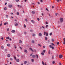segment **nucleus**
<instances>
[{
    "label": "nucleus",
    "mask_w": 65,
    "mask_h": 65,
    "mask_svg": "<svg viewBox=\"0 0 65 65\" xmlns=\"http://www.w3.org/2000/svg\"><path fill=\"white\" fill-rule=\"evenodd\" d=\"M51 40L52 41H54V39H51Z\"/></svg>",
    "instance_id": "nucleus-44"
},
{
    "label": "nucleus",
    "mask_w": 65,
    "mask_h": 65,
    "mask_svg": "<svg viewBox=\"0 0 65 65\" xmlns=\"http://www.w3.org/2000/svg\"><path fill=\"white\" fill-rule=\"evenodd\" d=\"M31 21L32 22V23L33 24H35V21L33 20H31Z\"/></svg>",
    "instance_id": "nucleus-8"
},
{
    "label": "nucleus",
    "mask_w": 65,
    "mask_h": 65,
    "mask_svg": "<svg viewBox=\"0 0 65 65\" xmlns=\"http://www.w3.org/2000/svg\"><path fill=\"white\" fill-rule=\"evenodd\" d=\"M55 15H56V16H57V15H58V13H56Z\"/></svg>",
    "instance_id": "nucleus-47"
},
{
    "label": "nucleus",
    "mask_w": 65,
    "mask_h": 65,
    "mask_svg": "<svg viewBox=\"0 0 65 65\" xmlns=\"http://www.w3.org/2000/svg\"><path fill=\"white\" fill-rule=\"evenodd\" d=\"M16 60V61L17 62H20V60L18 59H17Z\"/></svg>",
    "instance_id": "nucleus-6"
},
{
    "label": "nucleus",
    "mask_w": 65,
    "mask_h": 65,
    "mask_svg": "<svg viewBox=\"0 0 65 65\" xmlns=\"http://www.w3.org/2000/svg\"><path fill=\"white\" fill-rule=\"evenodd\" d=\"M20 48V49L22 50V49H23V48H22L21 47V46H20L19 47Z\"/></svg>",
    "instance_id": "nucleus-34"
},
{
    "label": "nucleus",
    "mask_w": 65,
    "mask_h": 65,
    "mask_svg": "<svg viewBox=\"0 0 65 65\" xmlns=\"http://www.w3.org/2000/svg\"><path fill=\"white\" fill-rule=\"evenodd\" d=\"M19 43H22V41L21 40H20L19 41Z\"/></svg>",
    "instance_id": "nucleus-19"
},
{
    "label": "nucleus",
    "mask_w": 65,
    "mask_h": 65,
    "mask_svg": "<svg viewBox=\"0 0 65 65\" xmlns=\"http://www.w3.org/2000/svg\"><path fill=\"white\" fill-rule=\"evenodd\" d=\"M8 57H10V54H8Z\"/></svg>",
    "instance_id": "nucleus-23"
},
{
    "label": "nucleus",
    "mask_w": 65,
    "mask_h": 65,
    "mask_svg": "<svg viewBox=\"0 0 65 65\" xmlns=\"http://www.w3.org/2000/svg\"><path fill=\"white\" fill-rule=\"evenodd\" d=\"M7 46H10V44H7Z\"/></svg>",
    "instance_id": "nucleus-20"
},
{
    "label": "nucleus",
    "mask_w": 65,
    "mask_h": 65,
    "mask_svg": "<svg viewBox=\"0 0 65 65\" xmlns=\"http://www.w3.org/2000/svg\"><path fill=\"white\" fill-rule=\"evenodd\" d=\"M32 43H35V41H34V40H32Z\"/></svg>",
    "instance_id": "nucleus-16"
},
{
    "label": "nucleus",
    "mask_w": 65,
    "mask_h": 65,
    "mask_svg": "<svg viewBox=\"0 0 65 65\" xmlns=\"http://www.w3.org/2000/svg\"><path fill=\"white\" fill-rule=\"evenodd\" d=\"M10 61H12L13 60V58H10Z\"/></svg>",
    "instance_id": "nucleus-17"
},
{
    "label": "nucleus",
    "mask_w": 65,
    "mask_h": 65,
    "mask_svg": "<svg viewBox=\"0 0 65 65\" xmlns=\"http://www.w3.org/2000/svg\"><path fill=\"white\" fill-rule=\"evenodd\" d=\"M17 14L18 15H19V14H20L19 13V12H17Z\"/></svg>",
    "instance_id": "nucleus-36"
},
{
    "label": "nucleus",
    "mask_w": 65,
    "mask_h": 65,
    "mask_svg": "<svg viewBox=\"0 0 65 65\" xmlns=\"http://www.w3.org/2000/svg\"><path fill=\"white\" fill-rule=\"evenodd\" d=\"M52 59H54V56H52Z\"/></svg>",
    "instance_id": "nucleus-60"
},
{
    "label": "nucleus",
    "mask_w": 65,
    "mask_h": 65,
    "mask_svg": "<svg viewBox=\"0 0 65 65\" xmlns=\"http://www.w3.org/2000/svg\"><path fill=\"white\" fill-rule=\"evenodd\" d=\"M31 13H32V14H35V11H33Z\"/></svg>",
    "instance_id": "nucleus-13"
},
{
    "label": "nucleus",
    "mask_w": 65,
    "mask_h": 65,
    "mask_svg": "<svg viewBox=\"0 0 65 65\" xmlns=\"http://www.w3.org/2000/svg\"><path fill=\"white\" fill-rule=\"evenodd\" d=\"M42 27L44 29V26H42Z\"/></svg>",
    "instance_id": "nucleus-62"
},
{
    "label": "nucleus",
    "mask_w": 65,
    "mask_h": 65,
    "mask_svg": "<svg viewBox=\"0 0 65 65\" xmlns=\"http://www.w3.org/2000/svg\"><path fill=\"white\" fill-rule=\"evenodd\" d=\"M1 39H2V40H3V39H4L2 37L1 38Z\"/></svg>",
    "instance_id": "nucleus-61"
},
{
    "label": "nucleus",
    "mask_w": 65,
    "mask_h": 65,
    "mask_svg": "<svg viewBox=\"0 0 65 65\" xmlns=\"http://www.w3.org/2000/svg\"><path fill=\"white\" fill-rule=\"evenodd\" d=\"M57 45H58V44H59V42H57Z\"/></svg>",
    "instance_id": "nucleus-48"
},
{
    "label": "nucleus",
    "mask_w": 65,
    "mask_h": 65,
    "mask_svg": "<svg viewBox=\"0 0 65 65\" xmlns=\"http://www.w3.org/2000/svg\"><path fill=\"white\" fill-rule=\"evenodd\" d=\"M19 0H16V2H18V1H19Z\"/></svg>",
    "instance_id": "nucleus-55"
},
{
    "label": "nucleus",
    "mask_w": 65,
    "mask_h": 65,
    "mask_svg": "<svg viewBox=\"0 0 65 65\" xmlns=\"http://www.w3.org/2000/svg\"><path fill=\"white\" fill-rule=\"evenodd\" d=\"M38 45H39V46H40V47L41 46V45L40 44H39Z\"/></svg>",
    "instance_id": "nucleus-35"
},
{
    "label": "nucleus",
    "mask_w": 65,
    "mask_h": 65,
    "mask_svg": "<svg viewBox=\"0 0 65 65\" xmlns=\"http://www.w3.org/2000/svg\"><path fill=\"white\" fill-rule=\"evenodd\" d=\"M45 40H47V37H45Z\"/></svg>",
    "instance_id": "nucleus-26"
},
{
    "label": "nucleus",
    "mask_w": 65,
    "mask_h": 65,
    "mask_svg": "<svg viewBox=\"0 0 65 65\" xmlns=\"http://www.w3.org/2000/svg\"><path fill=\"white\" fill-rule=\"evenodd\" d=\"M46 24H48V23H47V22H46Z\"/></svg>",
    "instance_id": "nucleus-58"
},
{
    "label": "nucleus",
    "mask_w": 65,
    "mask_h": 65,
    "mask_svg": "<svg viewBox=\"0 0 65 65\" xmlns=\"http://www.w3.org/2000/svg\"><path fill=\"white\" fill-rule=\"evenodd\" d=\"M1 48L2 49H3L4 48V46H1Z\"/></svg>",
    "instance_id": "nucleus-22"
},
{
    "label": "nucleus",
    "mask_w": 65,
    "mask_h": 65,
    "mask_svg": "<svg viewBox=\"0 0 65 65\" xmlns=\"http://www.w3.org/2000/svg\"><path fill=\"white\" fill-rule=\"evenodd\" d=\"M35 57H36V56L34 55H33L32 56V58H35Z\"/></svg>",
    "instance_id": "nucleus-12"
},
{
    "label": "nucleus",
    "mask_w": 65,
    "mask_h": 65,
    "mask_svg": "<svg viewBox=\"0 0 65 65\" xmlns=\"http://www.w3.org/2000/svg\"><path fill=\"white\" fill-rule=\"evenodd\" d=\"M45 65H47L46 63V62L45 63Z\"/></svg>",
    "instance_id": "nucleus-63"
},
{
    "label": "nucleus",
    "mask_w": 65,
    "mask_h": 65,
    "mask_svg": "<svg viewBox=\"0 0 65 65\" xmlns=\"http://www.w3.org/2000/svg\"><path fill=\"white\" fill-rule=\"evenodd\" d=\"M25 20L26 22H27V21H28V20H27V19H25Z\"/></svg>",
    "instance_id": "nucleus-50"
},
{
    "label": "nucleus",
    "mask_w": 65,
    "mask_h": 65,
    "mask_svg": "<svg viewBox=\"0 0 65 65\" xmlns=\"http://www.w3.org/2000/svg\"><path fill=\"white\" fill-rule=\"evenodd\" d=\"M41 55H44V53H43V52H42L41 53Z\"/></svg>",
    "instance_id": "nucleus-30"
},
{
    "label": "nucleus",
    "mask_w": 65,
    "mask_h": 65,
    "mask_svg": "<svg viewBox=\"0 0 65 65\" xmlns=\"http://www.w3.org/2000/svg\"><path fill=\"white\" fill-rule=\"evenodd\" d=\"M55 62L54 61H53L52 62V63L53 64H55Z\"/></svg>",
    "instance_id": "nucleus-42"
},
{
    "label": "nucleus",
    "mask_w": 65,
    "mask_h": 65,
    "mask_svg": "<svg viewBox=\"0 0 65 65\" xmlns=\"http://www.w3.org/2000/svg\"><path fill=\"white\" fill-rule=\"evenodd\" d=\"M26 25H25V24H24V28H26Z\"/></svg>",
    "instance_id": "nucleus-51"
},
{
    "label": "nucleus",
    "mask_w": 65,
    "mask_h": 65,
    "mask_svg": "<svg viewBox=\"0 0 65 65\" xmlns=\"http://www.w3.org/2000/svg\"><path fill=\"white\" fill-rule=\"evenodd\" d=\"M7 63H8V62H9V60H7Z\"/></svg>",
    "instance_id": "nucleus-56"
},
{
    "label": "nucleus",
    "mask_w": 65,
    "mask_h": 65,
    "mask_svg": "<svg viewBox=\"0 0 65 65\" xmlns=\"http://www.w3.org/2000/svg\"><path fill=\"white\" fill-rule=\"evenodd\" d=\"M40 2H43L42 0H40Z\"/></svg>",
    "instance_id": "nucleus-52"
},
{
    "label": "nucleus",
    "mask_w": 65,
    "mask_h": 65,
    "mask_svg": "<svg viewBox=\"0 0 65 65\" xmlns=\"http://www.w3.org/2000/svg\"><path fill=\"white\" fill-rule=\"evenodd\" d=\"M51 52V51L50 50H49L48 51V55H50V53Z\"/></svg>",
    "instance_id": "nucleus-28"
},
{
    "label": "nucleus",
    "mask_w": 65,
    "mask_h": 65,
    "mask_svg": "<svg viewBox=\"0 0 65 65\" xmlns=\"http://www.w3.org/2000/svg\"><path fill=\"white\" fill-rule=\"evenodd\" d=\"M46 10H47V11H48V9L47 8L46 9Z\"/></svg>",
    "instance_id": "nucleus-53"
},
{
    "label": "nucleus",
    "mask_w": 65,
    "mask_h": 65,
    "mask_svg": "<svg viewBox=\"0 0 65 65\" xmlns=\"http://www.w3.org/2000/svg\"><path fill=\"white\" fill-rule=\"evenodd\" d=\"M46 32H45V31H44V35H45V34H46Z\"/></svg>",
    "instance_id": "nucleus-32"
},
{
    "label": "nucleus",
    "mask_w": 65,
    "mask_h": 65,
    "mask_svg": "<svg viewBox=\"0 0 65 65\" xmlns=\"http://www.w3.org/2000/svg\"><path fill=\"white\" fill-rule=\"evenodd\" d=\"M15 26H18V24L17 23V22H15Z\"/></svg>",
    "instance_id": "nucleus-4"
},
{
    "label": "nucleus",
    "mask_w": 65,
    "mask_h": 65,
    "mask_svg": "<svg viewBox=\"0 0 65 65\" xmlns=\"http://www.w3.org/2000/svg\"><path fill=\"white\" fill-rule=\"evenodd\" d=\"M43 53H45V50H43Z\"/></svg>",
    "instance_id": "nucleus-33"
},
{
    "label": "nucleus",
    "mask_w": 65,
    "mask_h": 65,
    "mask_svg": "<svg viewBox=\"0 0 65 65\" xmlns=\"http://www.w3.org/2000/svg\"><path fill=\"white\" fill-rule=\"evenodd\" d=\"M24 52L25 53H28V52L26 50H24Z\"/></svg>",
    "instance_id": "nucleus-15"
},
{
    "label": "nucleus",
    "mask_w": 65,
    "mask_h": 65,
    "mask_svg": "<svg viewBox=\"0 0 65 65\" xmlns=\"http://www.w3.org/2000/svg\"><path fill=\"white\" fill-rule=\"evenodd\" d=\"M59 65H61V63H59Z\"/></svg>",
    "instance_id": "nucleus-64"
},
{
    "label": "nucleus",
    "mask_w": 65,
    "mask_h": 65,
    "mask_svg": "<svg viewBox=\"0 0 65 65\" xmlns=\"http://www.w3.org/2000/svg\"><path fill=\"white\" fill-rule=\"evenodd\" d=\"M50 36H51V35H52V32L50 33Z\"/></svg>",
    "instance_id": "nucleus-45"
},
{
    "label": "nucleus",
    "mask_w": 65,
    "mask_h": 65,
    "mask_svg": "<svg viewBox=\"0 0 65 65\" xmlns=\"http://www.w3.org/2000/svg\"><path fill=\"white\" fill-rule=\"evenodd\" d=\"M63 44H65V41L63 42Z\"/></svg>",
    "instance_id": "nucleus-57"
},
{
    "label": "nucleus",
    "mask_w": 65,
    "mask_h": 65,
    "mask_svg": "<svg viewBox=\"0 0 65 65\" xmlns=\"http://www.w3.org/2000/svg\"><path fill=\"white\" fill-rule=\"evenodd\" d=\"M37 20H38L39 21L40 19H39V18H37Z\"/></svg>",
    "instance_id": "nucleus-40"
},
{
    "label": "nucleus",
    "mask_w": 65,
    "mask_h": 65,
    "mask_svg": "<svg viewBox=\"0 0 65 65\" xmlns=\"http://www.w3.org/2000/svg\"><path fill=\"white\" fill-rule=\"evenodd\" d=\"M13 57H14V60H16L17 59V57H15L14 56H13Z\"/></svg>",
    "instance_id": "nucleus-14"
},
{
    "label": "nucleus",
    "mask_w": 65,
    "mask_h": 65,
    "mask_svg": "<svg viewBox=\"0 0 65 65\" xmlns=\"http://www.w3.org/2000/svg\"><path fill=\"white\" fill-rule=\"evenodd\" d=\"M49 47H50V48H52V49H54V47L53 46H52V45H49Z\"/></svg>",
    "instance_id": "nucleus-2"
},
{
    "label": "nucleus",
    "mask_w": 65,
    "mask_h": 65,
    "mask_svg": "<svg viewBox=\"0 0 65 65\" xmlns=\"http://www.w3.org/2000/svg\"><path fill=\"white\" fill-rule=\"evenodd\" d=\"M27 63V62L26 61H24V63L25 64H26Z\"/></svg>",
    "instance_id": "nucleus-21"
},
{
    "label": "nucleus",
    "mask_w": 65,
    "mask_h": 65,
    "mask_svg": "<svg viewBox=\"0 0 65 65\" xmlns=\"http://www.w3.org/2000/svg\"><path fill=\"white\" fill-rule=\"evenodd\" d=\"M36 56L37 59H38V55H36Z\"/></svg>",
    "instance_id": "nucleus-38"
},
{
    "label": "nucleus",
    "mask_w": 65,
    "mask_h": 65,
    "mask_svg": "<svg viewBox=\"0 0 65 65\" xmlns=\"http://www.w3.org/2000/svg\"><path fill=\"white\" fill-rule=\"evenodd\" d=\"M60 20L61 22H62L63 21V18H60Z\"/></svg>",
    "instance_id": "nucleus-3"
},
{
    "label": "nucleus",
    "mask_w": 65,
    "mask_h": 65,
    "mask_svg": "<svg viewBox=\"0 0 65 65\" xmlns=\"http://www.w3.org/2000/svg\"><path fill=\"white\" fill-rule=\"evenodd\" d=\"M12 5H10L8 6V7H9V8L12 7Z\"/></svg>",
    "instance_id": "nucleus-5"
},
{
    "label": "nucleus",
    "mask_w": 65,
    "mask_h": 65,
    "mask_svg": "<svg viewBox=\"0 0 65 65\" xmlns=\"http://www.w3.org/2000/svg\"><path fill=\"white\" fill-rule=\"evenodd\" d=\"M6 17L7 18H8V15H7L6 16Z\"/></svg>",
    "instance_id": "nucleus-41"
},
{
    "label": "nucleus",
    "mask_w": 65,
    "mask_h": 65,
    "mask_svg": "<svg viewBox=\"0 0 65 65\" xmlns=\"http://www.w3.org/2000/svg\"><path fill=\"white\" fill-rule=\"evenodd\" d=\"M31 61L32 62H34V59H32L31 60Z\"/></svg>",
    "instance_id": "nucleus-39"
},
{
    "label": "nucleus",
    "mask_w": 65,
    "mask_h": 65,
    "mask_svg": "<svg viewBox=\"0 0 65 65\" xmlns=\"http://www.w3.org/2000/svg\"><path fill=\"white\" fill-rule=\"evenodd\" d=\"M63 40H64V41H65V38H63Z\"/></svg>",
    "instance_id": "nucleus-59"
},
{
    "label": "nucleus",
    "mask_w": 65,
    "mask_h": 65,
    "mask_svg": "<svg viewBox=\"0 0 65 65\" xmlns=\"http://www.w3.org/2000/svg\"><path fill=\"white\" fill-rule=\"evenodd\" d=\"M59 58H63V55H62L60 54L59 55Z\"/></svg>",
    "instance_id": "nucleus-1"
},
{
    "label": "nucleus",
    "mask_w": 65,
    "mask_h": 65,
    "mask_svg": "<svg viewBox=\"0 0 65 65\" xmlns=\"http://www.w3.org/2000/svg\"><path fill=\"white\" fill-rule=\"evenodd\" d=\"M51 44L52 45H54V43H51Z\"/></svg>",
    "instance_id": "nucleus-49"
},
{
    "label": "nucleus",
    "mask_w": 65,
    "mask_h": 65,
    "mask_svg": "<svg viewBox=\"0 0 65 65\" xmlns=\"http://www.w3.org/2000/svg\"><path fill=\"white\" fill-rule=\"evenodd\" d=\"M17 56H18V57H20V55L18 54L17 55Z\"/></svg>",
    "instance_id": "nucleus-54"
},
{
    "label": "nucleus",
    "mask_w": 65,
    "mask_h": 65,
    "mask_svg": "<svg viewBox=\"0 0 65 65\" xmlns=\"http://www.w3.org/2000/svg\"><path fill=\"white\" fill-rule=\"evenodd\" d=\"M4 9V10H7V8L6 7H5Z\"/></svg>",
    "instance_id": "nucleus-24"
},
{
    "label": "nucleus",
    "mask_w": 65,
    "mask_h": 65,
    "mask_svg": "<svg viewBox=\"0 0 65 65\" xmlns=\"http://www.w3.org/2000/svg\"><path fill=\"white\" fill-rule=\"evenodd\" d=\"M29 49L30 51H31L32 52H34V51L32 49V48H29Z\"/></svg>",
    "instance_id": "nucleus-9"
},
{
    "label": "nucleus",
    "mask_w": 65,
    "mask_h": 65,
    "mask_svg": "<svg viewBox=\"0 0 65 65\" xmlns=\"http://www.w3.org/2000/svg\"><path fill=\"white\" fill-rule=\"evenodd\" d=\"M6 39H9V37H8L6 38Z\"/></svg>",
    "instance_id": "nucleus-29"
},
{
    "label": "nucleus",
    "mask_w": 65,
    "mask_h": 65,
    "mask_svg": "<svg viewBox=\"0 0 65 65\" xmlns=\"http://www.w3.org/2000/svg\"><path fill=\"white\" fill-rule=\"evenodd\" d=\"M15 31L14 30H13L11 31L12 33H15Z\"/></svg>",
    "instance_id": "nucleus-7"
},
{
    "label": "nucleus",
    "mask_w": 65,
    "mask_h": 65,
    "mask_svg": "<svg viewBox=\"0 0 65 65\" xmlns=\"http://www.w3.org/2000/svg\"><path fill=\"white\" fill-rule=\"evenodd\" d=\"M46 36H48V33L47 32H46Z\"/></svg>",
    "instance_id": "nucleus-25"
},
{
    "label": "nucleus",
    "mask_w": 65,
    "mask_h": 65,
    "mask_svg": "<svg viewBox=\"0 0 65 65\" xmlns=\"http://www.w3.org/2000/svg\"><path fill=\"white\" fill-rule=\"evenodd\" d=\"M30 31L31 32H33L34 31L33 30H32V29H31L30 30Z\"/></svg>",
    "instance_id": "nucleus-31"
},
{
    "label": "nucleus",
    "mask_w": 65,
    "mask_h": 65,
    "mask_svg": "<svg viewBox=\"0 0 65 65\" xmlns=\"http://www.w3.org/2000/svg\"><path fill=\"white\" fill-rule=\"evenodd\" d=\"M8 24V22H6L4 24V25H7Z\"/></svg>",
    "instance_id": "nucleus-11"
},
{
    "label": "nucleus",
    "mask_w": 65,
    "mask_h": 65,
    "mask_svg": "<svg viewBox=\"0 0 65 65\" xmlns=\"http://www.w3.org/2000/svg\"><path fill=\"white\" fill-rule=\"evenodd\" d=\"M39 36H42V34L41 33H39Z\"/></svg>",
    "instance_id": "nucleus-10"
},
{
    "label": "nucleus",
    "mask_w": 65,
    "mask_h": 65,
    "mask_svg": "<svg viewBox=\"0 0 65 65\" xmlns=\"http://www.w3.org/2000/svg\"><path fill=\"white\" fill-rule=\"evenodd\" d=\"M32 36H34V37H35V36H36V35L34 34H33Z\"/></svg>",
    "instance_id": "nucleus-18"
},
{
    "label": "nucleus",
    "mask_w": 65,
    "mask_h": 65,
    "mask_svg": "<svg viewBox=\"0 0 65 65\" xmlns=\"http://www.w3.org/2000/svg\"><path fill=\"white\" fill-rule=\"evenodd\" d=\"M24 34H27V32H26L25 31L24 32Z\"/></svg>",
    "instance_id": "nucleus-37"
},
{
    "label": "nucleus",
    "mask_w": 65,
    "mask_h": 65,
    "mask_svg": "<svg viewBox=\"0 0 65 65\" xmlns=\"http://www.w3.org/2000/svg\"><path fill=\"white\" fill-rule=\"evenodd\" d=\"M2 23H1L0 24V27H1L2 26Z\"/></svg>",
    "instance_id": "nucleus-43"
},
{
    "label": "nucleus",
    "mask_w": 65,
    "mask_h": 65,
    "mask_svg": "<svg viewBox=\"0 0 65 65\" xmlns=\"http://www.w3.org/2000/svg\"><path fill=\"white\" fill-rule=\"evenodd\" d=\"M42 63L43 65H44V62L43 61H42Z\"/></svg>",
    "instance_id": "nucleus-27"
},
{
    "label": "nucleus",
    "mask_w": 65,
    "mask_h": 65,
    "mask_svg": "<svg viewBox=\"0 0 65 65\" xmlns=\"http://www.w3.org/2000/svg\"><path fill=\"white\" fill-rule=\"evenodd\" d=\"M48 27V25H47L45 26L46 28H47V27Z\"/></svg>",
    "instance_id": "nucleus-46"
}]
</instances>
